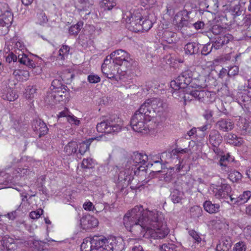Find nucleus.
Returning <instances> with one entry per match:
<instances>
[{
    "label": "nucleus",
    "mask_w": 251,
    "mask_h": 251,
    "mask_svg": "<svg viewBox=\"0 0 251 251\" xmlns=\"http://www.w3.org/2000/svg\"><path fill=\"white\" fill-rule=\"evenodd\" d=\"M151 211L144 210L141 205L135 206L125 215L123 218L125 226L135 235L142 234L145 230L150 228V224L147 222L149 216L146 213Z\"/></svg>",
    "instance_id": "f257e3e1"
},
{
    "label": "nucleus",
    "mask_w": 251,
    "mask_h": 251,
    "mask_svg": "<svg viewBox=\"0 0 251 251\" xmlns=\"http://www.w3.org/2000/svg\"><path fill=\"white\" fill-rule=\"evenodd\" d=\"M146 214L149 216V220L147 222L150 224V228L151 229L149 231L151 237L156 239L165 238L168 234L169 230L167 227L163 213L153 210Z\"/></svg>",
    "instance_id": "f03ea898"
},
{
    "label": "nucleus",
    "mask_w": 251,
    "mask_h": 251,
    "mask_svg": "<svg viewBox=\"0 0 251 251\" xmlns=\"http://www.w3.org/2000/svg\"><path fill=\"white\" fill-rule=\"evenodd\" d=\"M123 20L127 23H129L133 27V30L135 32L147 31L152 26V22L149 19L143 20L142 16L139 10L125 12L123 16Z\"/></svg>",
    "instance_id": "7ed1b4c3"
},
{
    "label": "nucleus",
    "mask_w": 251,
    "mask_h": 251,
    "mask_svg": "<svg viewBox=\"0 0 251 251\" xmlns=\"http://www.w3.org/2000/svg\"><path fill=\"white\" fill-rule=\"evenodd\" d=\"M113 63L119 66L117 69V74L125 75V73L131 67L132 59L129 54L123 50H117L110 54Z\"/></svg>",
    "instance_id": "20e7f679"
},
{
    "label": "nucleus",
    "mask_w": 251,
    "mask_h": 251,
    "mask_svg": "<svg viewBox=\"0 0 251 251\" xmlns=\"http://www.w3.org/2000/svg\"><path fill=\"white\" fill-rule=\"evenodd\" d=\"M123 121L117 115L111 116L106 120H103L97 125L99 132L105 133H117L122 127Z\"/></svg>",
    "instance_id": "39448f33"
},
{
    "label": "nucleus",
    "mask_w": 251,
    "mask_h": 251,
    "mask_svg": "<svg viewBox=\"0 0 251 251\" xmlns=\"http://www.w3.org/2000/svg\"><path fill=\"white\" fill-rule=\"evenodd\" d=\"M167 104L160 98H153L147 100L140 106V111L149 112L148 115L151 117L154 113L161 114L166 110Z\"/></svg>",
    "instance_id": "423d86ee"
},
{
    "label": "nucleus",
    "mask_w": 251,
    "mask_h": 251,
    "mask_svg": "<svg viewBox=\"0 0 251 251\" xmlns=\"http://www.w3.org/2000/svg\"><path fill=\"white\" fill-rule=\"evenodd\" d=\"M148 113L149 112L140 111V107L135 112L130 120V125L133 130L143 134H146L149 131V128L146 124V121L151 120Z\"/></svg>",
    "instance_id": "0eeeda50"
},
{
    "label": "nucleus",
    "mask_w": 251,
    "mask_h": 251,
    "mask_svg": "<svg viewBox=\"0 0 251 251\" xmlns=\"http://www.w3.org/2000/svg\"><path fill=\"white\" fill-rule=\"evenodd\" d=\"M209 142L212 147L213 151L217 154L222 153L221 150L219 146L222 142V137L217 130H212L209 135Z\"/></svg>",
    "instance_id": "6e6552de"
},
{
    "label": "nucleus",
    "mask_w": 251,
    "mask_h": 251,
    "mask_svg": "<svg viewBox=\"0 0 251 251\" xmlns=\"http://www.w3.org/2000/svg\"><path fill=\"white\" fill-rule=\"evenodd\" d=\"M181 76H183V79L185 83L187 85V87H192V88H203L206 86V85H202L198 83V80L196 79H192L193 72L189 69L186 70L181 74Z\"/></svg>",
    "instance_id": "1a4fd4ad"
},
{
    "label": "nucleus",
    "mask_w": 251,
    "mask_h": 251,
    "mask_svg": "<svg viewBox=\"0 0 251 251\" xmlns=\"http://www.w3.org/2000/svg\"><path fill=\"white\" fill-rule=\"evenodd\" d=\"M231 186L227 184H222L215 192V196L219 199H225V201H230V196H233L231 194Z\"/></svg>",
    "instance_id": "9d476101"
},
{
    "label": "nucleus",
    "mask_w": 251,
    "mask_h": 251,
    "mask_svg": "<svg viewBox=\"0 0 251 251\" xmlns=\"http://www.w3.org/2000/svg\"><path fill=\"white\" fill-rule=\"evenodd\" d=\"M189 12L186 10H183L178 12L175 16L174 21L176 22L178 28H182L184 26H189Z\"/></svg>",
    "instance_id": "9b49d317"
},
{
    "label": "nucleus",
    "mask_w": 251,
    "mask_h": 251,
    "mask_svg": "<svg viewBox=\"0 0 251 251\" xmlns=\"http://www.w3.org/2000/svg\"><path fill=\"white\" fill-rule=\"evenodd\" d=\"M7 9L8 6L6 4L0 3V20L9 27L13 21V15Z\"/></svg>",
    "instance_id": "f8f14e48"
},
{
    "label": "nucleus",
    "mask_w": 251,
    "mask_h": 251,
    "mask_svg": "<svg viewBox=\"0 0 251 251\" xmlns=\"http://www.w3.org/2000/svg\"><path fill=\"white\" fill-rule=\"evenodd\" d=\"M80 225L81 227L85 230H88L94 228L98 226V221L93 216L90 215L83 216L80 220Z\"/></svg>",
    "instance_id": "ddd939ff"
},
{
    "label": "nucleus",
    "mask_w": 251,
    "mask_h": 251,
    "mask_svg": "<svg viewBox=\"0 0 251 251\" xmlns=\"http://www.w3.org/2000/svg\"><path fill=\"white\" fill-rule=\"evenodd\" d=\"M251 197V191H246L238 197L233 196H230V201H227V202L232 204L241 205L248 201Z\"/></svg>",
    "instance_id": "4468645a"
},
{
    "label": "nucleus",
    "mask_w": 251,
    "mask_h": 251,
    "mask_svg": "<svg viewBox=\"0 0 251 251\" xmlns=\"http://www.w3.org/2000/svg\"><path fill=\"white\" fill-rule=\"evenodd\" d=\"M201 88H194V92L192 96H194V99L203 102L210 101V97L212 95L211 92L208 91L201 90Z\"/></svg>",
    "instance_id": "2eb2a0df"
},
{
    "label": "nucleus",
    "mask_w": 251,
    "mask_h": 251,
    "mask_svg": "<svg viewBox=\"0 0 251 251\" xmlns=\"http://www.w3.org/2000/svg\"><path fill=\"white\" fill-rule=\"evenodd\" d=\"M218 129L223 132H229L234 127V123L230 119H221L216 124Z\"/></svg>",
    "instance_id": "dca6fc26"
},
{
    "label": "nucleus",
    "mask_w": 251,
    "mask_h": 251,
    "mask_svg": "<svg viewBox=\"0 0 251 251\" xmlns=\"http://www.w3.org/2000/svg\"><path fill=\"white\" fill-rule=\"evenodd\" d=\"M32 128L39 137L47 134L49 131L46 124L41 119L34 120L32 123Z\"/></svg>",
    "instance_id": "f3484780"
},
{
    "label": "nucleus",
    "mask_w": 251,
    "mask_h": 251,
    "mask_svg": "<svg viewBox=\"0 0 251 251\" xmlns=\"http://www.w3.org/2000/svg\"><path fill=\"white\" fill-rule=\"evenodd\" d=\"M194 89L192 87H187L182 91H175L172 92L174 97L177 98V97L182 98L185 101H191L194 99V96H192L194 93Z\"/></svg>",
    "instance_id": "a211bd4d"
},
{
    "label": "nucleus",
    "mask_w": 251,
    "mask_h": 251,
    "mask_svg": "<svg viewBox=\"0 0 251 251\" xmlns=\"http://www.w3.org/2000/svg\"><path fill=\"white\" fill-rule=\"evenodd\" d=\"M183 79V76H181L180 74L175 80L171 81L170 86L172 88V93L175 91H184V89L187 88V85L183 83L184 81Z\"/></svg>",
    "instance_id": "6ab92c4d"
},
{
    "label": "nucleus",
    "mask_w": 251,
    "mask_h": 251,
    "mask_svg": "<svg viewBox=\"0 0 251 251\" xmlns=\"http://www.w3.org/2000/svg\"><path fill=\"white\" fill-rule=\"evenodd\" d=\"M148 156L141 153L134 152L132 155L133 165L140 170L141 167L146 164Z\"/></svg>",
    "instance_id": "aec40b11"
},
{
    "label": "nucleus",
    "mask_w": 251,
    "mask_h": 251,
    "mask_svg": "<svg viewBox=\"0 0 251 251\" xmlns=\"http://www.w3.org/2000/svg\"><path fill=\"white\" fill-rule=\"evenodd\" d=\"M233 36L230 34H226L221 35L218 37L213 43L214 48L215 50H218L224 45L229 43L230 41L232 40Z\"/></svg>",
    "instance_id": "412c9836"
},
{
    "label": "nucleus",
    "mask_w": 251,
    "mask_h": 251,
    "mask_svg": "<svg viewBox=\"0 0 251 251\" xmlns=\"http://www.w3.org/2000/svg\"><path fill=\"white\" fill-rule=\"evenodd\" d=\"M237 126L239 127L241 134L246 135L251 134V126L246 119L240 117Z\"/></svg>",
    "instance_id": "4be33fe9"
},
{
    "label": "nucleus",
    "mask_w": 251,
    "mask_h": 251,
    "mask_svg": "<svg viewBox=\"0 0 251 251\" xmlns=\"http://www.w3.org/2000/svg\"><path fill=\"white\" fill-rule=\"evenodd\" d=\"M224 138L227 143L235 146H240L243 142L242 138L238 137L232 133H228L224 136Z\"/></svg>",
    "instance_id": "5701e85b"
},
{
    "label": "nucleus",
    "mask_w": 251,
    "mask_h": 251,
    "mask_svg": "<svg viewBox=\"0 0 251 251\" xmlns=\"http://www.w3.org/2000/svg\"><path fill=\"white\" fill-rule=\"evenodd\" d=\"M99 137L91 138L86 140L79 144V146L78 148V150L77 153L80 155L84 154L87 151L89 150V147L92 142L94 140H99Z\"/></svg>",
    "instance_id": "b1692460"
},
{
    "label": "nucleus",
    "mask_w": 251,
    "mask_h": 251,
    "mask_svg": "<svg viewBox=\"0 0 251 251\" xmlns=\"http://www.w3.org/2000/svg\"><path fill=\"white\" fill-rule=\"evenodd\" d=\"M132 172L129 169H124L120 172L118 175V181L121 182H126L128 184L132 179Z\"/></svg>",
    "instance_id": "393cba45"
},
{
    "label": "nucleus",
    "mask_w": 251,
    "mask_h": 251,
    "mask_svg": "<svg viewBox=\"0 0 251 251\" xmlns=\"http://www.w3.org/2000/svg\"><path fill=\"white\" fill-rule=\"evenodd\" d=\"M105 239V238L103 236L95 235L92 237H90V240H91L94 250H98L103 247Z\"/></svg>",
    "instance_id": "a878e982"
},
{
    "label": "nucleus",
    "mask_w": 251,
    "mask_h": 251,
    "mask_svg": "<svg viewBox=\"0 0 251 251\" xmlns=\"http://www.w3.org/2000/svg\"><path fill=\"white\" fill-rule=\"evenodd\" d=\"M54 92L55 93L54 95H50L49 96L55 98L56 101H66L67 100L69 92L67 91L65 87H64L63 89Z\"/></svg>",
    "instance_id": "bb28decb"
},
{
    "label": "nucleus",
    "mask_w": 251,
    "mask_h": 251,
    "mask_svg": "<svg viewBox=\"0 0 251 251\" xmlns=\"http://www.w3.org/2000/svg\"><path fill=\"white\" fill-rule=\"evenodd\" d=\"M203 207L206 212L213 214L218 212L220 206L219 204L212 203L211 201H206L203 203Z\"/></svg>",
    "instance_id": "cd10ccee"
},
{
    "label": "nucleus",
    "mask_w": 251,
    "mask_h": 251,
    "mask_svg": "<svg viewBox=\"0 0 251 251\" xmlns=\"http://www.w3.org/2000/svg\"><path fill=\"white\" fill-rule=\"evenodd\" d=\"M78 148V146L77 142L74 141H71L65 146L64 151L69 155L74 153L77 154V151Z\"/></svg>",
    "instance_id": "c85d7f7f"
},
{
    "label": "nucleus",
    "mask_w": 251,
    "mask_h": 251,
    "mask_svg": "<svg viewBox=\"0 0 251 251\" xmlns=\"http://www.w3.org/2000/svg\"><path fill=\"white\" fill-rule=\"evenodd\" d=\"M231 247V241L230 239H223L217 245V251H228Z\"/></svg>",
    "instance_id": "c756f323"
},
{
    "label": "nucleus",
    "mask_w": 251,
    "mask_h": 251,
    "mask_svg": "<svg viewBox=\"0 0 251 251\" xmlns=\"http://www.w3.org/2000/svg\"><path fill=\"white\" fill-rule=\"evenodd\" d=\"M199 45L194 42L188 43L184 47L185 52L186 54L192 55L199 52Z\"/></svg>",
    "instance_id": "7c9ffc66"
},
{
    "label": "nucleus",
    "mask_w": 251,
    "mask_h": 251,
    "mask_svg": "<svg viewBox=\"0 0 251 251\" xmlns=\"http://www.w3.org/2000/svg\"><path fill=\"white\" fill-rule=\"evenodd\" d=\"M184 196L183 192L177 189H174L171 192V198L174 203H177L181 201Z\"/></svg>",
    "instance_id": "2f4dec72"
},
{
    "label": "nucleus",
    "mask_w": 251,
    "mask_h": 251,
    "mask_svg": "<svg viewBox=\"0 0 251 251\" xmlns=\"http://www.w3.org/2000/svg\"><path fill=\"white\" fill-rule=\"evenodd\" d=\"M176 33L168 30H165L163 33V40L168 44H172L176 41Z\"/></svg>",
    "instance_id": "473e14b6"
},
{
    "label": "nucleus",
    "mask_w": 251,
    "mask_h": 251,
    "mask_svg": "<svg viewBox=\"0 0 251 251\" xmlns=\"http://www.w3.org/2000/svg\"><path fill=\"white\" fill-rule=\"evenodd\" d=\"M228 173V178L233 182H238L242 178V174L235 170H229Z\"/></svg>",
    "instance_id": "72a5a7b5"
},
{
    "label": "nucleus",
    "mask_w": 251,
    "mask_h": 251,
    "mask_svg": "<svg viewBox=\"0 0 251 251\" xmlns=\"http://www.w3.org/2000/svg\"><path fill=\"white\" fill-rule=\"evenodd\" d=\"M116 5L114 0H102L100 2V5L104 10H110Z\"/></svg>",
    "instance_id": "f704fd0d"
},
{
    "label": "nucleus",
    "mask_w": 251,
    "mask_h": 251,
    "mask_svg": "<svg viewBox=\"0 0 251 251\" xmlns=\"http://www.w3.org/2000/svg\"><path fill=\"white\" fill-rule=\"evenodd\" d=\"M81 251H92L94 250L92 245L90 237H88L83 239L80 247Z\"/></svg>",
    "instance_id": "c9c22d12"
},
{
    "label": "nucleus",
    "mask_w": 251,
    "mask_h": 251,
    "mask_svg": "<svg viewBox=\"0 0 251 251\" xmlns=\"http://www.w3.org/2000/svg\"><path fill=\"white\" fill-rule=\"evenodd\" d=\"M15 171L17 174H19L20 176H25L30 175L31 174H34L33 172V169L30 167L27 166H25L24 167H18L16 170Z\"/></svg>",
    "instance_id": "e433bc0d"
},
{
    "label": "nucleus",
    "mask_w": 251,
    "mask_h": 251,
    "mask_svg": "<svg viewBox=\"0 0 251 251\" xmlns=\"http://www.w3.org/2000/svg\"><path fill=\"white\" fill-rule=\"evenodd\" d=\"M3 99L10 101H14L18 98V95L14 91L9 88L7 89V93L3 94L2 96Z\"/></svg>",
    "instance_id": "4c0bfd02"
},
{
    "label": "nucleus",
    "mask_w": 251,
    "mask_h": 251,
    "mask_svg": "<svg viewBox=\"0 0 251 251\" xmlns=\"http://www.w3.org/2000/svg\"><path fill=\"white\" fill-rule=\"evenodd\" d=\"M69 50L70 47L69 46L63 45L58 51L57 58L61 60L65 59V57L68 55Z\"/></svg>",
    "instance_id": "58836bf2"
},
{
    "label": "nucleus",
    "mask_w": 251,
    "mask_h": 251,
    "mask_svg": "<svg viewBox=\"0 0 251 251\" xmlns=\"http://www.w3.org/2000/svg\"><path fill=\"white\" fill-rule=\"evenodd\" d=\"M111 59H112V58H110V55L106 57L101 65V70L105 71L106 69L115 67L116 64L113 63V61L111 63Z\"/></svg>",
    "instance_id": "ea45409f"
},
{
    "label": "nucleus",
    "mask_w": 251,
    "mask_h": 251,
    "mask_svg": "<svg viewBox=\"0 0 251 251\" xmlns=\"http://www.w3.org/2000/svg\"><path fill=\"white\" fill-rule=\"evenodd\" d=\"M160 251H179L178 247L174 244H164L160 247Z\"/></svg>",
    "instance_id": "a19ab883"
},
{
    "label": "nucleus",
    "mask_w": 251,
    "mask_h": 251,
    "mask_svg": "<svg viewBox=\"0 0 251 251\" xmlns=\"http://www.w3.org/2000/svg\"><path fill=\"white\" fill-rule=\"evenodd\" d=\"M15 52L17 54V59L18 61L21 63L25 65L29 58L24 53L23 51H21L20 50H15Z\"/></svg>",
    "instance_id": "79ce46f5"
},
{
    "label": "nucleus",
    "mask_w": 251,
    "mask_h": 251,
    "mask_svg": "<svg viewBox=\"0 0 251 251\" xmlns=\"http://www.w3.org/2000/svg\"><path fill=\"white\" fill-rule=\"evenodd\" d=\"M64 87H66L63 85L60 80L55 79L52 81L50 88L52 91L56 92L57 90L63 89Z\"/></svg>",
    "instance_id": "37998d69"
},
{
    "label": "nucleus",
    "mask_w": 251,
    "mask_h": 251,
    "mask_svg": "<svg viewBox=\"0 0 251 251\" xmlns=\"http://www.w3.org/2000/svg\"><path fill=\"white\" fill-rule=\"evenodd\" d=\"M82 23L78 22L76 24L71 26L69 29V32L70 35H76L80 31Z\"/></svg>",
    "instance_id": "c03bdc74"
},
{
    "label": "nucleus",
    "mask_w": 251,
    "mask_h": 251,
    "mask_svg": "<svg viewBox=\"0 0 251 251\" xmlns=\"http://www.w3.org/2000/svg\"><path fill=\"white\" fill-rule=\"evenodd\" d=\"M227 158H225V156H223L220 160H219V165L222 167V170L228 173L230 168L228 166Z\"/></svg>",
    "instance_id": "a18cd8bd"
},
{
    "label": "nucleus",
    "mask_w": 251,
    "mask_h": 251,
    "mask_svg": "<svg viewBox=\"0 0 251 251\" xmlns=\"http://www.w3.org/2000/svg\"><path fill=\"white\" fill-rule=\"evenodd\" d=\"M10 42L7 43V47L8 48L9 50H14V52H15V50H20L21 51L22 50L24 49V46L21 44L20 42H17L15 44H14L13 42H12V44H10Z\"/></svg>",
    "instance_id": "49530a36"
},
{
    "label": "nucleus",
    "mask_w": 251,
    "mask_h": 251,
    "mask_svg": "<svg viewBox=\"0 0 251 251\" xmlns=\"http://www.w3.org/2000/svg\"><path fill=\"white\" fill-rule=\"evenodd\" d=\"M114 246H116L115 243H113L112 242H110V240L105 238L104 245L103 247L102 248L104 251H114Z\"/></svg>",
    "instance_id": "de8ad7c7"
},
{
    "label": "nucleus",
    "mask_w": 251,
    "mask_h": 251,
    "mask_svg": "<svg viewBox=\"0 0 251 251\" xmlns=\"http://www.w3.org/2000/svg\"><path fill=\"white\" fill-rule=\"evenodd\" d=\"M38 23L40 25H43L48 22V19L45 13L43 11L38 13L37 15Z\"/></svg>",
    "instance_id": "09e8293b"
},
{
    "label": "nucleus",
    "mask_w": 251,
    "mask_h": 251,
    "mask_svg": "<svg viewBox=\"0 0 251 251\" xmlns=\"http://www.w3.org/2000/svg\"><path fill=\"white\" fill-rule=\"evenodd\" d=\"M116 70H117V69H115V68H113L107 69H106V70H105V71L101 70V71L102 73L104 74L107 78L112 79L115 78V73Z\"/></svg>",
    "instance_id": "8fccbe9b"
},
{
    "label": "nucleus",
    "mask_w": 251,
    "mask_h": 251,
    "mask_svg": "<svg viewBox=\"0 0 251 251\" xmlns=\"http://www.w3.org/2000/svg\"><path fill=\"white\" fill-rule=\"evenodd\" d=\"M246 245L243 241L239 242L235 244L233 251H246Z\"/></svg>",
    "instance_id": "3c124183"
},
{
    "label": "nucleus",
    "mask_w": 251,
    "mask_h": 251,
    "mask_svg": "<svg viewBox=\"0 0 251 251\" xmlns=\"http://www.w3.org/2000/svg\"><path fill=\"white\" fill-rule=\"evenodd\" d=\"M225 29L218 25H213L211 28L212 32L215 35H223L222 33Z\"/></svg>",
    "instance_id": "603ef678"
},
{
    "label": "nucleus",
    "mask_w": 251,
    "mask_h": 251,
    "mask_svg": "<svg viewBox=\"0 0 251 251\" xmlns=\"http://www.w3.org/2000/svg\"><path fill=\"white\" fill-rule=\"evenodd\" d=\"M213 48H214L213 43L212 45L207 44L204 45L201 50V54L204 55L208 54L212 51Z\"/></svg>",
    "instance_id": "864d4df0"
},
{
    "label": "nucleus",
    "mask_w": 251,
    "mask_h": 251,
    "mask_svg": "<svg viewBox=\"0 0 251 251\" xmlns=\"http://www.w3.org/2000/svg\"><path fill=\"white\" fill-rule=\"evenodd\" d=\"M239 73V68L237 66H231L227 72V75L229 77L235 76L238 75Z\"/></svg>",
    "instance_id": "5fc2aeb1"
},
{
    "label": "nucleus",
    "mask_w": 251,
    "mask_h": 251,
    "mask_svg": "<svg viewBox=\"0 0 251 251\" xmlns=\"http://www.w3.org/2000/svg\"><path fill=\"white\" fill-rule=\"evenodd\" d=\"M191 212L193 217L198 218L201 215L202 210L200 207L196 206L192 208Z\"/></svg>",
    "instance_id": "6e6d98bb"
},
{
    "label": "nucleus",
    "mask_w": 251,
    "mask_h": 251,
    "mask_svg": "<svg viewBox=\"0 0 251 251\" xmlns=\"http://www.w3.org/2000/svg\"><path fill=\"white\" fill-rule=\"evenodd\" d=\"M43 213V210L41 209H39L37 211H31L30 213V217L32 219H37L39 218Z\"/></svg>",
    "instance_id": "4d7b16f0"
},
{
    "label": "nucleus",
    "mask_w": 251,
    "mask_h": 251,
    "mask_svg": "<svg viewBox=\"0 0 251 251\" xmlns=\"http://www.w3.org/2000/svg\"><path fill=\"white\" fill-rule=\"evenodd\" d=\"M174 170L173 169H171L170 170H168L167 172L163 174L164 175V180L167 182H169L171 181V180L173 178V175L174 174L173 173Z\"/></svg>",
    "instance_id": "13d9d810"
},
{
    "label": "nucleus",
    "mask_w": 251,
    "mask_h": 251,
    "mask_svg": "<svg viewBox=\"0 0 251 251\" xmlns=\"http://www.w3.org/2000/svg\"><path fill=\"white\" fill-rule=\"evenodd\" d=\"M8 27L5 23L0 20V35H5L8 32Z\"/></svg>",
    "instance_id": "bf43d9fd"
},
{
    "label": "nucleus",
    "mask_w": 251,
    "mask_h": 251,
    "mask_svg": "<svg viewBox=\"0 0 251 251\" xmlns=\"http://www.w3.org/2000/svg\"><path fill=\"white\" fill-rule=\"evenodd\" d=\"M189 234L195 241V242L198 243L201 242V238L196 231L194 230H190L189 231Z\"/></svg>",
    "instance_id": "052dcab7"
},
{
    "label": "nucleus",
    "mask_w": 251,
    "mask_h": 251,
    "mask_svg": "<svg viewBox=\"0 0 251 251\" xmlns=\"http://www.w3.org/2000/svg\"><path fill=\"white\" fill-rule=\"evenodd\" d=\"M93 160L91 158L83 159L82 162V167L84 168H89L92 167Z\"/></svg>",
    "instance_id": "680f3d73"
},
{
    "label": "nucleus",
    "mask_w": 251,
    "mask_h": 251,
    "mask_svg": "<svg viewBox=\"0 0 251 251\" xmlns=\"http://www.w3.org/2000/svg\"><path fill=\"white\" fill-rule=\"evenodd\" d=\"M88 80L90 83H96L100 81V78L97 75H90L88 76Z\"/></svg>",
    "instance_id": "e2e57ef3"
},
{
    "label": "nucleus",
    "mask_w": 251,
    "mask_h": 251,
    "mask_svg": "<svg viewBox=\"0 0 251 251\" xmlns=\"http://www.w3.org/2000/svg\"><path fill=\"white\" fill-rule=\"evenodd\" d=\"M17 59V54L15 52L14 53L11 52L6 57V60L7 62L10 63L12 61L15 62L16 61Z\"/></svg>",
    "instance_id": "0e129e2a"
},
{
    "label": "nucleus",
    "mask_w": 251,
    "mask_h": 251,
    "mask_svg": "<svg viewBox=\"0 0 251 251\" xmlns=\"http://www.w3.org/2000/svg\"><path fill=\"white\" fill-rule=\"evenodd\" d=\"M54 94L55 93L53 91L48 93L46 97V101L50 104H52V103L55 102L56 101L55 98L53 97H51L50 96H49L50 95H54Z\"/></svg>",
    "instance_id": "69168bd1"
},
{
    "label": "nucleus",
    "mask_w": 251,
    "mask_h": 251,
    "mask_svg": "<svg viewBox=\"0 0 251 251\" xmlns=\"http://www.w3.org/2000/svg\"><path fill=\"white\" fill-rule=\"evenodd\" d=\"M12 176L8 174V176L7 177L4 178V183H1L0 184L7 186V187H9L11 186V183L12 182Z\"/></svg>",
    "instance_id": "338daca9"
},
{
    "label": "nucleus",
    "mask_w": 251,
    "mask_h": 251,
    "mask_svg": "<svg viewBox=\"0 0 251 251\" xmlns=\"http://www.w3.org/2000/svg\"><path fill=\"white\" fill-rule=\"evenodd\" d=\"M67 121L71 124H74L75 125H78L80 123L79 120H78L76 117L74 116H69L67 118Z\"/></svg>",
    "instance_id": "774afa93"
}]
</instances>
